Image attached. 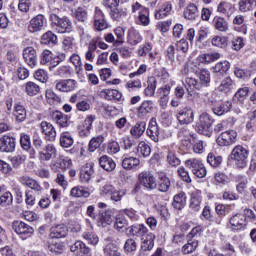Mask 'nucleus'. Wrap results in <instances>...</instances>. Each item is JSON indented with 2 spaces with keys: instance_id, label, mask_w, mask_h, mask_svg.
<instances>
[{
  "instance_id": "473e14b6",
  "label": "nucleus",
  "mask_w": 256,
  "mask_h": 256,
  "mask_svg": "<svg viewBox=\"0 0 256 256\" xmlns=\"http://www.w3.org/2000/svg\"><path fill=\"white\" fill-rule=\"evenodd\" d=\"M24 91L29 97H35L41 93V87L33 81H28L24 84Z\"/></svg>"
},
{
  "instance_id": "b1692460",
  "label": "nucleus",
  "mask_w": 256,
  "mask_h": 256,
  "mask_svg": "<svg viewBox=\"0 0 256 256\" xmlns=\"http://www.w3.org/2000/svg\"><path fill=\"white\" fill-rule=\"evenodd\" d=\"M153 107H155V103L151 100H145L138 107V117L143 119V117H147L151 111H153Z\"/></svg>"
},
{
  "instance_id": "9d476101",
  "label": "nucleus",
  "mask_w": 256,
  "mask_h": 256,
  "mask_svg": "<svg viewBox=\"0 0 256 256\" xmlns=\"http://www.w3.org/2000/svg\"><path fill=\"white\" fill-rule=\"evenodd\" d=\"M55 157H57V148H55V145L53 144L46 145L38 152V159L40 163L51 161V159H55Z\"/></svg>"
},
{
  "instance_id": "e433bc0d",
  "label": "nucleus",
  "mask_w": 256,
  "mask_h": 256,
  "mask_svg": "<svg viewBox=\"0 0 256 256\" xmlns=\"http://www.w3.org/2000/svg\"><path fill=\"white\" fill-rule=\"evenodd\" d=\"M141 163V160L137 157H125L122 160V167L123 169H126V171H131V169H135V167H139V164Z\"/></svg>"
},
{
  "instance_id": "f8f14e48",
  "label": "nucleus",
  "mask_w": 256,
  "mask_h": 256,
  "mask_svg": "<svg viewBox=\"0 0 256 256\" xmlns=\"http://www.w3.org/2000/svg\"><path fill=\"white\" fill-rule=\"evenodd\" d=\"M94 29L95 31H105V29H109V23H107V19H105V14L99 7H96L94 12Z\"/></svg>"
},
{
  "instance_id": "5701e85b",
  "label": "nucleus",
  "mask_w": 256,
  "mask_h": 256,
  "mask_svg": "<svg viewBox=\"0 0 256 256\" xmlns=\"http://www.w3.org/2000/svg\"><path fill=\"white\" fill-rule=\"evenodd\" d=\"M71 165H73V161H71L69 157L60 156L58 158V161L55 164H51L50 167L53 171H57V169H61L62 171H67V169H69Z\"/></svg>"
},
{
  "instance_id": "ddd939ff",
  "label": "nucleus",
  "mask_w": 256,
  "mask_h": 256,
  "mask_svg": "<svg viewBox=\"0 0 256 256\" xmlns=\"http://www.w3.org/2000/svg\"><path fill=\"white\" fill-rule=\"evenodd\" d=\"M55 89L61 93H71L77 89V81L75 79H64L55 82Z\"/></svg>"
},
{
  "instance_id": "de8ad7c7",
  "label": "nucleus",
  "mask_w": 256,
  "mask_h": 256,
  "mask_svg": "<svg viewBox=\"0 0 256 256\" xmlns=\"http://www.w3.org/2000/svg\"><path fill=\"white\" fill-rule=\"evenodd\" d=\"M229 69H231V63H229V61H227V60L218 62L213 67L214 73H220V75H225L227 73V71H229Z\"/></svg>"
},
{
  "instance_id": "20e7f679",
  "label": "nucleus",
  "mask_w": 256,
  "mask_h": 256,
  "mask_svg": "<svg viewBox=\"0 0 256 256\" xmlns=\"http://www.w3.org/2000/svg\"><path fill=\"white\" fill-rule=\"evenodd\" d=\"M213 120L211 116L207 113H202L199 116V120L197 122L196 131L200 133V135H211V131L213 130Z\"/></svg>"
},
{
  "instance_id": "6e6552de",
  "label": "nucleus",
  "mask_w": 256,
  "mask_h": 256,
  "mask_svg": "<svg viewBox=\"0 0 256 256\" xmlns=\"http://www.w3.org/2000/svg\"><path fill=\"white\" fill-rule=\"evenodd\" d=\"M138 181L142 187L148 189V191H153L157 189V180L155 176L150 171H143L138 175Z\"/></svg>"
},
{
  "instance_id": "13d9d810",
  "label": "nucleus",
  "mask_w": 256,
  "mask_h": 256,
  "mask_svg": "<svg viewBox=\"0 0 256 256\" xmlns=\"http://www.w3.org/2000/svg\"><path fill=\"white\" fill-rule=\"evenodd\" d=\"M229 176L223 172H217L214 175V184L215 185H228L229 183Z\"/></svg>"
},
{
  "instance_id": "39448f33",
  "label": "nucleus",
  "mask_w": 256,
  "mask_h": 256,
  "mask_svg": "<svg viewBox=\"0 0 256 256\" xmlns=\"http://www.w3.org/2000/svg\"><path fill=\"white\" fill-rule=\"evenodd\" d=\"M12 229L20 236V239H29L35 233V229L23 221H14Z\"/></svg>"
},
{
  "instance_id": "49530a36",
  "label": "nucleus",
  "mask_w": 256,
  "mask_h": 256,
  "mask_svg": "<svg viewBox=\"0 0 256 256\" xmlns=\"http://www.w3.org/2000/svg\"><path fill=\"white\" fill-rule=\"evenodd\" d=\"M42 45H57V35L52 31H47L41 36Z\"/></svg>"
},
{
  "instance_id": "680f3d73",
  "label": "nucleus",
  "mask_w": 256,
  "mask_h": 256,
  "mask_svg": "<svg viewBox=\"0 0 256 256\" xmlns=\"http://www.w3.org/2000/svg\"><path fill=\"white\" fill-rule=\"evenodd\" d=\"M137 151L142 157H149L151 155V147L143 141L139 142Z\"/></svg>"
},
{
  "instance_id": "37998d69",
  "label": "nucleus",
  "mask_w": 256,
  "mask_h": 256,
  "mask_svg": "<svg viewBox=\"0 0 256 256\" xmlns=\"http://www.w3.org/2000/svg\"><path fill=\"white\" fill-rule=\"evenodd\" d=\"M184 85L186 87V90L188 91V95H191V91H195V89L197 91L201 89V85L199 84V82H197V79L193 77H186Z\"/></svg>"
},
{
  "instance_id": "603ef678",
  "label": "nucleus",
  "mask_w": 256,
  "mask_h": 256,
  "mask_svg": "<svg viewBox=\"0 0 256 256\" xmlns=\"http://www.w3.org/2000/svg\"><path fill=\"white\" fill-rule=\"evenodd\" d=\"M199 247V242L197 240H188L187 244L182 247V253L184 255H189L193 253Z\"/></svg>"
},
{
  "instance_id": "393cba45",
  "label": "nucleus",
  "mask_w": 256,
  "mask_h": 256,
  "mask_svg": "<svg viewBox=\"0 0 256 256\" xmlns=\"http://www.w3.org/2000/svg\"><path fill=\"white\" fill-rule=\"evenodd\" d=\"M130 235H133L135 237H146L149 235V229L144 224H136L129 228Z\"/></svg>"
},
{
  "instance_id": "774afa93",
  "label": "nucleus",
  "mask_w": 256,
  "mask_h": 256,
  "mask_svg": "<svg viewBox=\"0 0 256 256\" xmlns=\"http://www.w3.org/2000/svg\"><path fill=\"white\" fill-rule=\"evenodd\" d=\"M203 101L206 105H215L217 103V93L208 92L203 95Z\"/></svg>"
},
{
  "instance_id": "9b49d317",
  "label": "nucleus",
  "mask_w": 256,
  "mask_h": 256,
  "mask_svg": "<svg viewBox=\"0 0 256 256\" xmlns=\"http://www.w3.org/2000/svg\"><path fill=\"white\" fill-rule=\"evenodd\" d=\"M176 119L181 125H189V123H193L195 119V115L193 114V108L189 106L182 108L180 111H178Z\"/></svg>"
},
{
  "instance_id": "72a5a7b5",
  "label": "nucleus",
  "mask_w": 256,
  "mask_h": 256,
  "mask_svg": "<svg viewBox=\"0 0 256 256\" xmlns=\"http://www.w3.org/2000/svg\"><path fill=\"white\" fill-rule=\"evenodd\" d=\"M190 209L192 211H200L201 210V191L195 190L191 194L190 198Z\"/></svg>"
},
{
  "instance_id": "4c0bfd02",
  "label": "nucleus",
  "mask_w": 256,
  "mask_h": 256,
  "mask_svg": "<svg viewBox=\"0 0 256 256\" xmlns=\"http://www.w3.org/2000/svg\"><path fill=\"white\" fill-rule=\"evenodd\" d=\"M13 116L15 117L16 121L23 123V121L27 119V110L25 109V106L16 104L14 106Z\"/></svg>"
},
{
  "instance_id": "a19ab883",
  "label": "nucleus",
  "mask_w": 256,
  "mask_h": 256,
  "mask_svg": "<svg viewBox=\"0 0 256 256\" xmlns=\"http://www.w3.org/2000/svg\"><path fill=\"white\" fill-rule=\"evenodd\" d=\"M91 193H89V190L83 186H75L70 191V196L75 198H81L84 197L87 199Z\"/></svg>"
},
{
  "instance_id": "6ab92c4d",
  "label": "nucleus",
  "mask_w": 256,
  "mask_h": 256,
  "mask_svg": "<svg viewBox=\"0 0 256 256\" xmlns=\"http://www.w3.org/2000/svg\"><path fill=\"white\" fill-rule=\"evenodd\" d=\"M93 121H95V115H89L84 120L83 125L79 127L80 137H89L91 135V129L93 127Z\"/></svg>"
},
{
  "instance_id": "0e129e2a",
  "label": "nucleus",
  "mask_w": 256,
  "mask_h": 256,
  "mask_svg": "<svg viewBox=\"0 0 256 256\" xmlns=\"http://www.w3.org/2000/svg\"><path fill=\"white\" fill-rule=\"evenodd\" d=\"M211 43L214 47H219L223 49V47H227V38L223 36H213Z\"/></svg>"
},
{
  "instance_id": "4be33fe9",
  "label": "nucleus",
  "mask_w": 256,
  "mask_h": 256,
  "mask_svg": "<svg viewBox=\"0 0 256 256\" xmlns=\"http://www.w3.org/2000/svg\"><path fill=\"white\" fill-rule=\"evenodd\" d=\"M67 233H69V230L65 224H57L50 229V237L52 239H61L63 237H67Z\"/></svg>"
},
{
  "instance_id": "69168bd1",
  "label": "nucleus",
  "mask_w": 256,
  "mask_h": 256,
  "mask_svg": "<svg viewBox=\"0 0 256 256\" xmlns=\"http://www.w3.org/2000/svg\"><path fill=\"white\" fill-rule=\"evenodd\" d=\"M82 237L90 245H97V243H99V236H97V234H95L93 232H84Z\"/></svg>"
},
{
  "instance_id": "aec40b11",
  "label": "nucleus",
  "mask_w": 256,
  "mask_h": 256,
  "mask_svg": "<svg viewBox=\"0 0 256 256\" xmlns=\"http://www.w3.org/2000/svg\"><path fill=\"white\" fill-rule=\"evenodd\" d=\"M219 93H223L224 95H229V93H233V89H235V82L231 77H225L218 86Z\"/></svg>"
},
{
  "instance_id": "58836bf2",
  "label": "nucleus",
  "mask_w": 256,
  "mask_h": 256,
  "mask_svg": "<svg viewBox=\"0 0 256 256\" xmlns=\"http://www.w3.org/2000/svg\"><path fill=\"white\" fill-rule=\"evenodd\" d=\"M187 204V197L185 196L184 192H180L176 194L173 198L172 205L174 209H178V211H181L183 207Z\"/></svg>"
},
{
  "instance_id": "a18cd8bd",
  "label": "nucleus",
  "mask_w": 256,
  "mask_h": 256,
  "mask_svg": "<svg viewBox=\"0 0 256 256\" xmlns=\"http://www.w3.org/2000/svg\"><path fill=\"white\" fill-rule=\"evenodd\" d=\"M141 41H143V37H141L139 31L135 30V28L128 31V43L130 45H138Z\"/></svg>"
},
{
  "instance_id": "2f4dec72",
  "label": "nucleus",
  "mask_w": 256,
  "mask_h": 256,
  "mask_svg": "<svg viewBox=\"0 0 256 256\" xmlns=\"http://www.w3.org/2000/svg\"><path fill=\"white\" fill-rule=\"evenodd\" d=\"M212 24L216 31H220L225 33V31H229V23L225 21V18L221 16H215L212 20Z\"/></svg>"
},
{
  "instance_id": "052dcab7",
  "label": "nucleus",
  "mask_w": 256,
  "mask_h": 256,
  "mask_svg": "<svg viewBox=\"0 0 256 256\" xmlns=\"http://www.w3.org/2000/svg\"><path fill=\"white\" fill-rule=\"evenodd\" d=\"M56 75L58 77H71L73 75V68L69 65L61 66L57 69Z\"/></svg>"
},
{
  "instance_id": "4d7b16f0",
  "label": "nucleus",
  "mask_w": 256,
  "mask_h": 256,
  "mask_svg": "<svg viewBox=\"0 0 256 256\" xmlns=\"http://www.w3.org/2000/svg\"><path fill=\"white\" fill-rule=\"evenodd\" d=\"M102 93L106 95V99H116V101H121L123 97V94L115 89H104Z\"/></svg>"
},
{
  "instance_id": "bb28decb",
  "label": "nucleus",
  "mask_w": 256,
  "mask_h": 256,
  "mask_svg": "<svg viewBox=\"0 0 256 256\" xmlns=\"http://www.w3.org/2000/svg\"><path fill=\"white\" fill-rule=\"evenodd\" d=\"M99 165L102 169H104V171H108L109 173L111 171H115V167H117L115 161L107 155H103L99 158Z\"/></svg>"
},
{
  "instance_id": "f03ea898",
  "label": "nucleus",
  "mask_w": 256,
  "mask_h": 256,
  "mask_svg": "<svg viewBox=\"0 0 256 256\" xmlns=\"http://www.w3.org/2000/svg\"><path fill=\"white\" fill-rule=\"evenodd\" d=\"M247 157H249V150L242 145L235 146L231 152V158L236 161V165L240 169L247 167Z\"/></svg>"
},
{
  "instance_id": "6e6d98bb",
  "label": "nucleus",
  "mask_w": 256,
  "mask_h": 256,
  "mask_svg": "<svg viewBox=\"0 0 256 256\" xmlns=\"http://www.w3.org/2000/svg\"><path fill=\"white\" fill-rule=\"evenodd\" d=\"M249 95V87H243L237 90L234 95V101H239V103H243L245 99H247Z\"/></svg>"
},
{
  "instance_id": "c756f323",
  "label": "nucleus",
  "mask_w": 256,
  "mask_h": 256,
  "mask_svg": "<svg viewBox=\"0 0 256 256\" xmlns=\"http://www.w3.org/2000/svg\"><path fill=\"white\" fill-rule=\"evenodd\" d=\"M231 107H233V103H231V101H225L214 106L212 111L214 115H218V117H221V115L229 113L231 111Z\"/></svg>"
},
{
  "instance_id": "f257e3e1",
  "label": "nucleus",
  "mask_w": 256,
  "mask_h": 256,
  "mask_svg": "<svg viewBox=\"0 0 256 256\" xmlns=\"http://www.w3.org/2000/svg\"><path fill=\"white\" fill-rule=\"evenodd\" d=\"M52 28L57 33H71L73 31V23L67 17H59L57 14L52 13L49 17Z\"/></svg>"
},
{
  "instance_id": "f3484780",
  "label": "nucleus",
  "mask_w": 256,
  "mask_h": 256,
  "mask_svg": "<svg viewBox=\"0 0 256 256\" xmlns=\"http://www.w3.org/2000/svg\"><path fill=\"white\" fill-rule=\"evenodd\" d=\"M40 127H41L42 133H43V135H45V139H47V141H55V139L57 137V131L55 130V127L52 126L51 123H49L47 121H43V122H41Z\"/></svg>"
},
{
  "instance_id": "412c9836",
  "label": "nucleus",
  "mask_w": 256,
  "mask_h": 256,
  "mask_svg": "<svg viewBox=\"0 0 256 256\" xmlns=\"http://www.w3.org/2000/svg\"><path fill=\"white\" fill-rule=\"evenodd\" d=\"M221 59V53L219 52H212L206 54H200L196 61L198 63H203L204 65H209L210 63H215V61H219Z\"/></svg>"
},
{
  "instance_id": "f704fd0d",
  "label": "nucleus",
  "mask_w": 256,
  "mask_h": 256,
  "mask_svg": "<svg viewBox=\"0 0 256 256\" xmlns=\"http://www.w3.org/2000/svg\"><path fill=\"white\" fill-rule=\"evenodd\" d=\"M184 17L188 19V21H195L199 17V9L195 4H189L183 13Z\"/></svg>"
},
{
  "instance_id": "1a4fd4ad",
  "label": "nucleus",
  "mask_w": 256,
  "mask_h": 256,
  "mask_svg": "<svg viewBox=\"0 0 256 256\" xmlns=\"http://www.w3.org/2000/svg\"><path fill=\"white\" fill-rule=\"evenodd\" d=\"M228 227L231 231H243L247 227V218L243 214H235L230 218Z\"/></svg>"
},
{
  "instance_id": "e2e57ef3",
  "label": "nucleus",
  "mask_w": 256,
  "mask_h": 256,
  "mask_svg": "<svg viewBox=\"0 0 256 256\" xmlns=\"http://www.w3.org/2000/svg\"><path fill=\"white\" fill-rule=\"evenodd\" d=\"M223 162V158L221 156H217L214 153H209L207 156V163L211 165V167H219Z\"/></svg>"
},
{
  "instance_id": "8fccbe9b",
  "label": "nucleus",
  "mask_w": 256,
  "mask_h": 256,
  "mask_svg": "<svg viewBox=\"0 0 256 256\" xmlns=\"http://www.w3.org/2000/svg\"><path fill=\"white\" fill-rule=\"evenodd\" d=\"M111 223H113V216H111V212H103L98 220L99 227H107L108 225H111Z\"/></svg>"
},
{
  "instance_id": "7c9ffc66",
  "label": "nucleus",
  "mask_w": 256,
  "mask_h": 256,
  "mask_svg": "<svg viewBox=\"0 0 256 256\" xmlns=\"http://www.w3.org/2000/svg\"><path fill=\"white\" fill-rule=\"evenodd\" d=\"M19 182L21 183V185H25L26 187H29L34 191H41L43 189L35 179L29 176H21L19 178Z\"/></svg>"
},
{
  "instance_id": "c03bdc74",
  "label": "nucleus",
  "mask_w": 256,
  "mask_h": 256,
  "mask_svg": "<svg viewBox=\"0 0 256 256\" xmlns=\"http://www.w3.org/2000/svg\"><path fill=\"white\" fill-rule=\"evenodd\" d=\"M239 11L241 13H247V11H253L256 7V0H240L238 3Z\"/></svg>"
},
{
  "instance_id": "c85d7f7f",
  "label": "nucleus",
  "mask_w": 256,
  "mask_h": 256,
  "mask_svg": "<svg viewBox=\"0 0 256 256\" xmlns=\"http://www.w3.org/2000/svg\"><path fill=\"white\" fill-rule=\"evenodd\" d=\"M217 11L226 17H231L235 13V6L230 2L223 1L218 4Z\"/></svg>"
},
{
  "instance_id": "a878e982",
  "label": "nucleus",
  "mask_w": 256,
  "mask_h": 256,
  "mask_svg": "<svg viewBox=\"0 0 256 256\" xmlns=\"http://www.w3.org/2000/svg\"><path fill=\"white\" fill-rule=\"evenodd\" d=\"M51 119L60 127H69V117L62 112L55 111L51 114Z\"/></svg>"
},
{
  "instance_id": "3c124183",
  "label": "nucleus",
  "mask_w": 256,
  "mask_h": 256,
  "mask_svg": "<svg viewBox=\"0 0 256 256\" xmlns=\"http://www.w3.org/2000/svg\"><path fill=\"white\" fill-rule=\"evenodd\" d=\"M74 140L73 136L69 132H63L60 136V145L61 147H64L65 149L71 147L73 145Z\"/></svg>"
},
{
  "instance_id": "338daca9",
  "label": "nucleus",
  "mask_w": 256,
  "mask_h": 256,
  "mask_svg": "<svg viewBox=\"0 0 256 256\" xmlns=\"http://www.w3.org/2000/svg\"><path fill=\"white\" fill-rule=\"evenodd\" d=\"M127 225H128L127 219H125V217L123 216V214H119V215L116 217V221H115V224H114V228H115L117 231H121V229H125V227H127Z\"/></svg>"
},
{
  "instance_id": "cd10ccee",
  "label": "nucleus",
  "mask_w": 256,
  "mask_h": 256,
  "mask_svg": "<svg viewBox=\"0 0 256 256\" xmlns=\"http://www.w3.org/2000/svg\"><path fill=\"white\" fill-rule=\"evenodd\" d=\"M147 124L145 122H137L130 129V135L133 139H141L143 137V133H145V129Z\"/></svg>"
},
{
  "instance_id": "5fc2aeb1",
  "label": "nucleus",
  "mask_w": 256,
  "mask_h": 256,
  "mask_svg": "<svg viewBox=\"0 0 256 256\" xmlns=\"http://www.w3.org/2000/svg\"><path fill=\"white\" fill-rule=\"evenodd\" d=\"M172 6L170 3H165L162 8L155 13V19H165L171 13Z\"/></svg>"
},
{
  "instance_id": "7ed1b4c3",
  "label": "nucleus",
  "mask_w": 256,
  "mask_h": 256,
  "mask_svg": "<svg viewBox=\"0 0 256 256\" xmlns=\"http://www.w3.org/2000/svg\"><path fill=\"white\" fill-rule=\"evenodd\" d=\"M185 166L190 169L198 179H203V177L207 176V169L201 160L196 158H190L185 161Z\"/></svg>"
},
{
  "instance_id": "c9c22d12",
  "label": "nucleus",
  "mask_w": 256,
  "mask_h": 256,
  "mask_svg": "<svg viewBox=\"0 0 256 256\" xmlns=\"http://www.w3.org/2000/svg\"><path fill=\"white\" fill-rule=\"evenodd\" d=\"M141 248L143 251H151L155 245V234L148 233L146 236L141 238Z\"/></svg>"
},
{
  "instance_id": "4468645a",
  "label": "nucleus",
  "mask_w": 256,
  "mask_h": 256,
  "mask_svg": "<svg viewBox=\"0 0 256 256\" xmlns=\"http://www.w3.org/2000/svg\"><path fill=\"white\" fill-rule=\"evenodd\" d=\"M110 17L117 23H123V21H127V17H129V10L125 6L113 8L110 11Z\"/></svg>"
},
{
  "instance_id": "423d86ee",
  "label": "nucleus",
  "mask_w": 256,
  "mask_h": 256,
  "mask_svg": "<svg viewBox=\"0 0 256 256\" xmlns=\"http://www.w3.org/2000/svg\"><path fill=\"white\" fill-rule=\"evenodd\" d=\"M216 143L219 147H231V145H235L237 143V131L227 130L222 132L218 136Z\"/></svg>"
},
{
  "instance_id": "a211bd4d",
  "label": "nucleus",
  "mask_w": 256,
  "mask_h": 256,
  "mask_svg": "<svg viewBox=\"0 0 256 256\" xmlns=\"http://www.w3.org/2000/svg\"><path fill=\"white\" fill-rule=\"evenodd\" d=\"M146 133L154 143H159L161 136H159V126L155 118L150 120Z\"/></svg>"
},
{
  "instance_id": "ea45409f",
  "label": "nucleus",
  "mask_w": 256,
  "mask_h": 256,
  "mask_svg": "<svg viewBox=\"0 0 256 256\" xmlns=\"http://www.w3.org/2000/svg\"><path fill=\"white\" fill-rule=\"evenodd\" d=\"M69 63L74 65L76 74L81 75L83 73V62L81 61V56L77 53H73L69 57Z\"/></svg>"
},
{
  "instance_id": "79ce46f5",
  "label": "nucleus",
  "mask_w": 256,
  "mask_h": 256,
  "mask_svg": "<svg viewBox=\"0 0 256 256\" xmlns=\"http://www.w3.org/2000/svg\"><path fill=\"white\" fill-rule=\"evenodd\" d=\"M104 141H105V137L103 135H99L92 138L88 145V151H90V153L97 151V149H99V147L103 145Z\"/></svg>"
},
{
  "instance_id": "864d4df0",
  "label": "nucleus",
  "mask_w": 256,
  "mask_h": 256,
  "mask_svg": "<svg viewBox=\"0 0 256 256\" xmlns=\"http://www.w3.org/2000/svg\"><path fill=\"white\" fill-rule=\"evenodd\" d=\"M74 17L76 21H79L80 23H87V20L89 19V14H87V10L84 8H77L74 12Z\"/></svg>"
},
{
  "instance_id": "0eeeda50",
  "label": "nucleus",
  "mask_w": 256,
  "mask_h": 256,
  "mask_svg": "<svg viewBox=\"0 0 256 256\" xmlns=\"http://www.w3.org/2000/svg\"><path fill=\"white\" fill-rule=\"evenodd\" d=\"M45 27H47V18H45L43 14H38L29 21L28 31L29 33H39L43 31Z\"/></svg>"
},
{
  "instance_id": "2eb2a0df",
  "label": "nucleus",
  "mask_w": 256,
  "mask_h": 256,
  "mask_svg": "<svg viewBox=\"0 0 256 256\" xmlns=\"http://www.w3.org/2000/svg\"><path fill=\"white\" fill-rule=\"evenodd\" d=\"M15 139L11 136H3L0 138V152L1 153H13L15 151Z\"/></svg>"
},
{
  "instance_id": "09e8293b",
  "label": "nucleus",
  "mask_w": 256,
  "mask_h": 256,
  "mask_svg": "<svg viewBox=\"0 0 256 256\" xmlns=\"http://www.w3.org/2000/svg\"><path fill=\"white\" fill-rule=\"evenodd\" d=\"M103 251L105 256H123L119 252V246L117 244L109 243L104 247Z\"/></svg>"
},
{
  "instance_id": "dca6fc26",
  "label": "nucleus",
  "mask_w": 256,
  "mask_h": 256,
  "mask_svg": "<svg viewBox=\"0 0 256 256\" xmlns=\"http://www.w3.org/2000/svg\"><path fill=\"white\" fill-rule=\"evenodd\" d=\"M23 59H24L25 63H27V65L29 67H31V69L36 67L37 66V52L35 51V48H33V47L25 48L23 50Z\"/></svg>"
},
{
  "instance_id": "bf43d9fd",
  "label": "nucleus",
  "mask_w": 256,
  "mask_h": 256,
  "mask_svg": "<svg viewBox=\"0 0 256 256\" xmlns=\"http://www.w3.org/2000/svg\"><path fill=\"white\" fill-rule=\"evenodd\" d=\"M93 167H94L93 163H87L84 170H82L81 178L84 179V181H89L93 176V173H95V170H93Z\"/></svg>"
}]
</instances>
